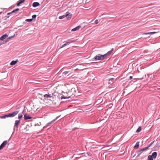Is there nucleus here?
I'll return each instance as SVG.
<instances>
[{
    "instance_id": "obj_21",
    "label": "nucleus",
    "mask_w": 160,
    "mask_h": 160,
    "mask_svg": "<svg viewBox=\"0 0 160 160\" xmlns=\"http://www.w3.org/2000/svg\"><path fill=\"white\" fill-rule=\"evenodd\" d=\"M156 33V32H148V33H146L143 34L144 35H148V34H154Z\"/></svg>"
},
{
    "instance_id": "obj_6",
    "label": "nucleus",
    "mask_w": 160,
    "mask_h": 160,
    "mask_svg": "<svg viewBox=\"0 0 160 160\" xmlns=\"http://www.w3.org/2000/svg\"><path fill=\"white\" fill-rule=\"evenodd\" d=\"M19 112L18 111H16L12 113H11V117H14L17 115Z\"/></svg>"
},
{
    "instance_id": "obj_18",
    "label": "nucleus",
    "mask_w": 160,
    "mask_h": 160,
    "mask_svg": "<svg viewBox=\"0 0 160 160\" xmlns=\"http://www.w3.org/2000/svg\"><path fill=\"white\" fill-rule=\"evenodd\" d=\"M81 154H74L73 155V156H72V158L74 157L75 158H80V157L79 156Z\"/></svg>"
},
{
    "instance_id": "obj_29",
    "label": "nucleus",
    "mask_w": 160,
    "mask_h": 160,
    "mask_svg": "<svg viewBox=\"0 0 160 160\" xmlns=\"http://www.w3.org/2000/svg\"><path fill=\"white\" fill-rule=\"evenodd\" d=\"M37 17V16L36 15H33L32 16V20L34 19H35Z\"/></svg>"
},
{
    "instance_id": "obj_13",
    "label": "nucleus",
    "mask_w": 160,
    "mask_h": 160,
    "mask_svg": "<svg viewBox=\"0 0 160 160\" xmlns=\"http://www.w3.org/2000/svg\"><path fill=\"white\" fill-rule=\"evenodd\" d=\"M53 96L52 94H46L44 95V97L45 98H51Z\"/></svg>"
},
{
    "instance_id": "obj_38",
    "label": "nucleus",
    "mask_w": 160,
    "mask_h": 160,
    "mask_svg": "<svg viewBox=\"0 0 160 160\" xmlns=\"http://www.w3.org/2000/svg\"><path fill=\"white\" fill-rule=\"evenodd\" d=\"M132 76H130V77H129V78L130 79H132Z\"/></svg>"
},
{
    "instance_id": "obj_39",
    "label": "nucleus",
    "mask_w": 160,
    "mask_h": 160,
    "mask_svg": "<svg viewBox=\"0 0 160 160\" xmlns=\"http://www.w3.org/2000/svg\"><path fill=\"white\" fill-rule=\"evenodd\" d=\"M75 88H72V91H73V90H75Z\"/></svg>"
},
{
    "instance_id": "obj_31",
    "label": "nucleus",
    "mask_w": 160,
    "mask_h": 160,
    "mask_svg": "<svg viewBox=\"0 0 160 160\" xmlns=\"http://www.w3.org/2000/svg\"><path fill=\"white\" fill-rule=\"evenodd\" d=\"M98 22H99L98 20V19H97L95 21L94 23L95 24H97L98 23Z\"/></svg>"
},
{
    "instance_id": "obj_37",
    "label": "nucleus",
    "mask_w": 160,
    "mask_h": 160,
    "mask_svg": "<svg viewBox=\"0 0 160 160\" xmlns=\"http://www.w3.org/2000/svg\"><path fill=\"white\" fill-rule=\"evenodd\" d=\"M114 80V79L113 78H111V79H110V81H111L112 82H113V81Z\"/></svg>"
},
{
    "instance_id": "obj_42",
    "label": "nucleus",
    "mask_w": 160,
    "mask_h": 160,
    "mask_svg": "<svg viewBox=\"0 0 160 160\" xmlns=\"http://www.w3.org/2000/svg\"><path fill=\"white\" fill-rule=\"evenodd\" d=\"M24 112V111L23 110V112H22V113H23Z\"/></svg>"
},
{
    "instance_id": "obj_9",
    "label": "nucleus",
    "mask_w": 160,
    "mask_h": 160,
    "mask_svg": "<svg viewBox=\"0 0 160 160\" xmlns=\"http://www.w3.org/2000/svg\"><path fill=\"white\" fill-rule=\"evenodd\" d=\"M72 42H67L65 44H64L63 45H62L61 47L58 49V50H59L61 48H62L65 46H66L67 45L69 44Z\"/></svg>"
},
{
    "instance_id": "obj_5",
    "label": "nucleus",
    "mask_w": 160,
    "mask_h": 160,
    "mask_svg": "<svg viewBox=\"0 0 160 160\" xmlns=\"http://www.w3.org/2000/svg\"><path fill=\"white\" fill-rule=\"evenodd\" d=\"M7 141H4L0 146V150L2 149L5 145L7 144Z\"/></svg>"
},
{
    "instance_id": "obj_17",
    "label": "nucleus",
    "mask_w": 160,
    "mask_h": 160,
    "mask_svg": "<svg viewBox=\"0 0 160 160\" xmlns=\"http://www.w3.org/2000/svg\"><path fill=\"white\" fill-rule=\"evenodd\" d=\"M139 142H137L136 143L135 145L134 146V148L135 149L138 148L139 146Z\"/></svg>"
},
{
    "instance_id": "obj_15",
    "label": "nucleus",
    "mask_w": 160,
    "mask_h": 160,
    "mask_svg": "<svg viewBox=\"0 0 160 160\" xmlns=\"http://www.w3.org/2000/svg\"><path fill=\"white\" fill-rule=\"evenodd\" d=\"M10 117V113L8 114V115H5L4 116H0V118H5L7 117Z\"/></svg>"
},
{
    "instance_id": "obj_20",
    "label": "nucleus",
    "mask_w": 160,
    "mask_h": 160,
    "mask_svg": "<svg viewBox=\"0 0 160 160\" xmlns=\"http://www.w3.org/2000/svg\"><path fill=\"white\" fill-rule=\"evenodd\" d=\"M141 129H142L141 127V126L139 127V128H138L137 129V130L136 131V132H139L141 130Z\"/></svg>"
},
{
    "instance_id": "obj_3",
    "label": "nucleus",
    "mask_w": 160,
    "mask_h": 160,
    "mask_svg": "<svg viewBox=\"0 0 160 160\" xmlns=\"http://www.w3.org/2000/svg\"><path fill=\"white\" fill-rule=\"evenodd\" d=\"M113 50V49H112L111 50L108 51V52L104 55H101L102 59L103 60L105 58L108 56L110 55L112 53V51Z\"/></svg>"
},
{
    "instance_id": "obj_19",
    "label": "nucleus",
    "mask_w": 160,
    "mask_h": 160,
    "mask_svg": "<svg viewBox=\"0 0 160 160\" xmlns=\"http://www.w3.org/2000/svg\"><path fill=\"white\" fill-rule=\"evenodd\" d=\"M142 152H143L142 151V150L141 149L140 150H139L138 152H137V154L138 155H140V154H141Z\"/></svg>"
},
{
    "instance_id": "obj_1",
    "label": "nucleus",
    "mask_w": 160,
    "mask_h": 160,
    "mask_svg": "<svg viewBox=\"0 0 160 160\" xmlns=\"http://www.w3.org/2000/svg\"><path fill=\"white\" fill-rule=\"evenodd\" d=\"M8 36V35L6 34L3 35L0 38V40L2 41L0 42V45H2L9 41V39H10V37L7 38Z\"/></svg>"
},
{
    "instance_id": "obj_7",
    "label": "nucleus",
    "mask_w": 160,
    "mask_h": 160,
    "mask_svg": "<svg viewBox=\"0 0 160 160\" xmlns=\"http://www.w3.org/2000/svg\"><path fill=\"white\" fill-rule=\"evenodd\" d=\"M20 123V121L19 120H16L15 123V127H16L17 128H18V127L19 125V124Z\"/></svg>"
},
{
    "instance_id": "obj_32",
    "label": "nucleus",
    "mask_w": 160,
    "mask_h": 160,
    "mask_svg": "<svg viewBox=\"0 0 160 160\" xmlns=\"http://www.w3.org/2000/svg\"><path fill=\"white\" fill-rule=\"evenodd\" d=\"M19 1L20 2V3H21H21L24 2L25 1V0H20Z\"/></svg>"
},
{
    "instance_id": "obj_4",
    "label": "nucleus",
    "mask_w": 160,
    "mask_h": 160,
    "mask_svg": "<svg viewBox=\"0 0 160 160\" xmlns=\"http://www.w3.org/2000/svg\"><path fill=\"white\" fill-rule=\"evenodd\" d=\"M94 59L96 61L103 60L101 55L98 54L94 58Z\"/></svg>"
},
{
    "instance_id": "obj_16",
    "label": "nucleus",
    "mask_w": 160,
    "mask_h": 160,
    "mask_svg": "<svg viewBox=\"0 0 160 160\" xmlns=\"http://www.w3.org/2000/svg\"><path fill=\"white\" fill-rule=\"evenodd\" d=\"M18 60H17L16 61H12L11 62V65H15L18 62Z\"/></svg>"
},
{
    "instance_id": "obj_35",
    "label": "nucleus",
    "mask_w": 160,
    "mask_h": 160,
    "mask_svg": "<svg viewBox=\"0 0 160 160\" xmlns=\"http://www.w3.org/2000/svg\"><path fill=\"white\" fill-rule=\"evenodd\" d=\"M21 4V3H20V2L19 1V2H18V3H17V5L18 6H19Z\"/></svg>"
},
{
    "instance_id": "obj_41",
    "label": "nucleus",
    "mask_w": 160,
    "mask_h": 160,
    "mask_svg": "<svg viewBox=\"0 0 160 160\" xmlns=\"http://www.w3.org/2000/svg\"><path fill=\"white\" fill-rule=\"evenodd\" d=\"M8 15L10 14V12H8Z\"/></svg>"
},
{
    "instance_id": "obj_25",
    "label": "nucleus",
    "mask_w": 160,
    "mask_h": 160,
    "mask_svg": "<svg viewBox=\"0 0 160 160\" xmlns=\"http://www.w3.org/2000/svg\"><path fill=\"white\" fill-rule=\"evenodd\" d=\"M68 72H69L67 71L64 72L62 73L63 76H64V75H66L68 73Z\"/></svg>"
},
{
    "instance_id": "obj_23",
    "label": "nucleus",
    "mask_w": 160,
    "mask_h": 160,
    "mask_svg": "<svg viewBox=\"0 0 160 160\" xmlns=\"http://www.w3.org/2000/svg\"><path fill=\"white\" fill-rule=\"evenodd\" d=\"M22 114L21 113H19L18 115V118L19 119H20L22 118Z\"/></svg>"
},
{
    "instance_id": "obj_14",
    "label": "nucleus",
    "mask_w": 160,
    "mask_h": 160,
    "mask_svg": "<svg viewBox=\"0 0 160 160\" xmlns=\"http://www.w3.org/2000/svg\"><path fill=\"white\" fill-rule=\"evenodd\" d=\"M58 117H56L55 119L53 120H52V121H51L49 122L47 124V126H48L50 125L53 122H54L58 118Z\"/></svg>"
},
{
    "instance_id": "obj_26",
    "label": "nucleus",
    "mask_w": 160,
    "mask_h": 160,
    "mask_svg": "<svg viewBox=\"0 0 160 160\" xmlns=\"http://www.w3.org/2000/svg\"><path fill=\"white\" fill-rule=\"evenodd\" d=\"M70 98V97H66L64 96H62L61 98L62 99H66V98Z\"/></svg>"
},
{
    "instance_id": "obj_12",
    "label": "nucleus",
    "mask_w": 160,
    "mask_h": 160,
    "mask_svg": "<svg viewBox=\"0 0 160 160\" xmlns=\"http://www.w3.org/2000/svg\"><path fill=\"white\" fill-rule=\"evenodd\" d=\"M40 5V4L39 2H34L32 3V6L34 7H36Z\"/></svg>"
},
{
    "instance_id": "obj_34",
    "label": "nucleus",
    "mask_w": 160,
    "mask_h": 160,
    "mask_svg": "<svg viewBox=\"0 0 160 160\" xmlns=\"http://www.w3.org/2000/svg\"><path fill=\"white\" fill-rule=\"evenodd\" d=\"M21 4V3H20V2L19 1V2H18V3H17V5L18 6H19Z\"/></svg>"
},
{
    "instance_id": "obj_27",
    "label": "nucleus",
    "mask_w": 160,
    "mask_h": 160,
    "mask_svg": "<svg viewBox=\"0 0 160 160\" xmlns=\"http://www.w3.org/2000/svg\"><path fill=\"white\" fill-rule=\"evenodd\" d=\"M155 142V141H153V142H152V143H151L150 144H149L148 146L147 147H148V148L149 147H151L152 145L153 144V143L154 142Z\"/></svg>"
},
{
    "instance_id": "obj_33",
    "label": "nucleus",
    "mask_w": 160,
    "mask_h": 160,
    "mask_svg": "<svg viewBox=\"0 0 160 160\" xmlns=\"http://www.w3.org/2000/svg\"><path fill=\"white\" fill-rule=\"evenodd\" d=\"M103 16L104 14H102L100 16V17H101L102 18H105Z\"/></svg>"
},
{
    "instance_id": "obj_40",
    "label": "nucleus",
    "mask_w": 160,
    "mask_h": 160,
    "mask_svg": "<svg viewBox=\"0 0 160 160\" xmlns=\"http://www.w3.org/2000/svg\"><path fill=\"white\" fill-rule=\"evenodd\" d=\"M104 146V147H106V145H101V146Z\"/></svg>"
},
{
    "instance_id": "obj_36",
    "label": "nucleus",
    "mask_w": 160,
    "mask_h": 160,
    "mask_svg": "<svg viewBox=\"0 0 160 160\" xmlns=\"http://www.w3.org/2000/svg\"><path fill=\"white\" fill-rule=\"evenodd\" d=\"M15 36V34H14L13 36H11V37H10L11 38L14 37V36Z\"/></svg>"
},
{
    "instance_id": "obj_10",
    "label": "nucleus",
    "mask_w": 160,
    "mask_h": 160,
    "mask_svg": "<svg viewBox=\"0 0 160 160\" xmlns=\"http://www.w3.org/2000/svg\"><path fill=\"white\" fill-rule=\"evenodd\" d=\"M81 27V26L80 25H79L78 27L72 29L71 31L72 32L75 31H76L79 30L80 28Z\"/></svg>"
},
{
    "instance_id": "obj_11",
    "label": "nucleus",
    "mask_w": 160,
    "mask_h": 160,
    "mask_svg": "<svg viewBox=\"0 0 160 160\" xmlns=\"http://www.w3.org/2000/svg\"><path fill=\"white\" fill-rule=\"evenodd\" d=\"M157 156V152H153L152 154L151 155H150L154 159L155 158H156Z\"/></svg>"
},
{
    "instance_id": "obj_30",
    "label": "nucleus",
    "mask_w": 160,
    "mask_h": 160,
    "mask_svg": "<svg viewBox=\"0 0 160 160\" xmlns=\"http://www.w3.org/2000/svg\"><path fill=\"white\" fill-rule=\"evenodd\" d=\"M148 148V147H146L145 148L142 149H141L142 150V151L143 152L145 150H146Z\"/></svg>"
},
{
    "instance_id": "obj_8",
    "label": "nucleus",
    "mask_w": 160,
    "mask_h": 160,
    "mask_svg": "<svg viewBox=\"0 0 160 160\" xmlns=\"http://www.w3.org/2000/svg\"><path fill=\"white\" fill-rule=\"evenodd\" d=\"M32 118V117L27 115V114L24 115V118L25 120H28Z\"/></svg>"
},
{
    "instance_id": "obj_22",
    "label": "nucleus",
    "mask_w": 160,
    "mask_h": 160,
    "mask_svg": "<svg viewBox=\"0 0 160 160\" xmlns=\"http://www.w3.org/2000/svg\"><path fill=\"white\" fill-rule=\"evenodd\" d=\"M19 10V8H16L15 9L13 10L11 12V14L16 12L18 11Z\"/></svg>"
},
{
    "instance_id": "obj_2",
    "label": "nucleus",
    "mask_w": 160,
    "mask_h": 160,
    "mask_svg": "<svg viewBox=\"0 0 160 160\" xmlns=\"http://www.w3.org/2000/svg\"><path fill=\"white\" fill-rule=\"evenodd\" d=\"M71 16L72 15L70 14L69 12H67L66 14L59 16V18L61 19L65 17H67L68 19H70L71 18Z\"/></svg>"
},
{
    "instance_id": "obj_24",
    "label": "nucleus",
    "mask_w": 160,
    "mask_h": 160,
    "mask_svg": "<svg viewBox=\"0 0 160 160\" xmlns=\"http://www.w3.org/2000/svg\"><path fill=\"white\" fill-rule=\"evenodd\" d=\"M153 158H152L150 155H149L148 157V160H153Z\"/></svg>"
},
{
    "instance_id": "obj_28",
    "label": "nucleus",
    "mask_w": 160,
    "mask_h": 160,
    "mask_svg": "<svg viewBox=\"0 0 160 160\" xmlns=\"http://www.w3.org/2000/svg\"><path fill=\"white\" fill-rule=\"evenodd\" d=\"M32 20V19H28L26 20V21L27 22H31Z\"/></svg>"
}]
</instances>
